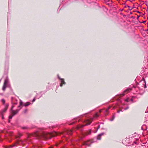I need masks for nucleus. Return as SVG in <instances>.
<instances>
[{"mask_svg": "<svg viewBox=\"0 0 148 148\" xmlns=\"http://www.w3.org/2000/svg\"><path fill=\"white\" fill-rule=\"evenodd\" d=\"M75 123V122H73V123H71L70 124V125H71L73 124H74Z\"/></svg>", "mask_w": 148, "mask_h": 148, "instance_id": "31", "label": "nucleus"}, {"mask_svg": "<svg viewBox=\"0 0 148 148\" xmlns=\"http://www.w3.org/2000/svg\"><path fill=\"white\" fill-rule=\"evenodd\" d=\"M110 107H109L108 108L106 109V110H105V111H104V112L106 113H107L108 111V110H109L110 109Z\"/></svg>", "mask_w": 148, "mask_h": 148, "instance_id": "15", "label": "nucleus"}, {"mask_svg": "<svg viewBox=\"0 0 148 148\" xmlns=\"http://www.w3.org/2000/svg\"><path fill=\"white\" fill-rule=\"evenodd\" d=\"M58 78L59 79V80H60V79H62L61 78H60V76H59V75L58 74Z\"/></svg>", "mask_w": 148, "mask_h": 148, "instance_id": "25", "label": "nucleus"}, {"mask_svg": "<svg viewBox=\"0 0 148 148\" xmlns=\"http://www.w3.org/2000/svg\"><path fill=\"white\" fill-rule=\"evenodd\" d=\"M104 134V133L103 132L99 134L97 137V139L98 140H100L101 139V136L103 135Z\"/></svg>", "mask_w": 148, "mask_h": 148, "instance_id": "9", "label": "nucleus"}, {"mask_svg": "<svg viewBox=\"0 0 148 148\" xmlns=\"http://www.w3.org/2000/svg\"><path fill=\"white\" fill-rule=\"evenodd\" d=\"M35 135L38 138L42 137L46 139L50 138L51 137L54 136L53 134L45 132H43L41 134H36Z\"/></svg>", "mask_w": 148, "mask_h": 148, "instance_id": "1", "label": "nucleus"}, {"mask_svg": "<svg viewBox=\"0 0 148 148\" xmlns=\"http://www.w3.org/2000/svg\"><path fill=\"white\" fill-rule=\"evenodd\" d=\"M90 133V132H89L87 134H89Z\"/></svg>", "mask_w": 148, "mask_h": 148, "instance_id": "37", "label": "nucleus"}, {"mask_svg": "<svg viewBox=\"0 0 148 148\" xmlns=\"http://www.w3.org/2000/svg\"><path fill=\"white\" fill-rule=\"evenodd\" d=\"M2 119H4V117H3V115H2Z\"/></svg>", "mask_w": 148, "mask_h": 148, "instance_id": "30", "label": "nucleus"}, {"mask_svg": "<svg viewBox=\"0 0 148 148\" xmlns=\"http://www.w3.org/2000/svg\"><path fill=\"white\" fill-rule=\"evenodd\" d=\"M120 111H122V110H118V111H117V112L118 113H119L120 112Z\"/></svg>", "mask_w": 148, "mask_h": 148, "instance_id": "29", "label": "nucleus"}, {"mask_svg": "<svg viewBox=\"0 0 148 148\" xmlns=\"http://www.w3.org/2000/svg\"><path fill=\"white\" fill-rule=\"evenodd\" d=\"M115 118V116L114 115H113L112 116V118L110 119V121H112L114 120Z\"/></svg>", "mask_w": 148, "mask_h": 148, "instance_id": "17", "label": "nucleus"}, {"mask_svg": "<svg viewBox=\"0 0 148 148\" xmlns=\"http://www.w3.org/2000/svg\"><path fill=\"white\" fill-rule=\"evenodd\" d=\"M20 105L18 107V108H19V109H18V110H20L21 108H22V107L21 106L23 104V102L21 100V99L20 100Z\"/></svg>", "mask_w": 148, "mask_h": 148, "instance_id": "11", "label": "nucleus"}, {"mask_svg": "<svg viewBox=\"0 0 148 148\" xmlns=\"http://www.w3.org/2000/svg\"><path fill=\"white\" fill-rule=\"evenodd\" d=\"M144 14V13H142L141 12H139V17L141 16L143 17Z\"/></svg>", "mask_w": 148, "mask_h": 148, "instance_id": "14", "label": "nucleus"}, {"mask_svg": "<svg viewBox=\"0 0 148 148\" xmlns=\"http://www.w3.org/2000/svg\"><path fill=\"white\" fill-rule=\"evenodd\" d=\"M128 108H129V107H127L126 108H125L124 109V110H126L127 109H128Z\"/></svg>", "mask_w": 148, "mask_h": 148, "instance_id": "26", "label": "nucleus"}, {"mask_svg": "<svg viewBox=\"0 0 148 148\" xmlns=\"http://www.w3.org/2000/svg\"><path fill=\"white\" fill-rule=\"evenodd\" d=\"M9 82V80L7 78L5 80L3 86L2 88L3 90L4 91L7 87V86Z\"/></svg>", "mask_w": 148, "mask_h": 148, "instance_id": "5", "label": "nucleus"}, {"mask_svg": "<svg viewBox=\"0 0 148 148\" xmlns=\"http://www.w3.org/2000/svg\"><path fill=\"white\" fill-rule=\"evenodd\" d=\"M8 122H10V120H9V121H8Z\"/></svg>", "mask_w": 148, "mask_h": 148, "instance_id": "41", "label": "nucleus"}, {"mask_svg": "<svg viewBox=\"0 0 148 148\" xmlns=\"http://www.w3.org/2000/svg\"><path fill=\"white\" fill-rule=\"evenodd\" d=\"M146 22V21H143L142 22H141V21H139V23H145Z\"/></svg>", "mask_w": 148, "mask_h": 148, "instance_id": "24", "label": "nucleus"}, {"mask_svg": "<svg viewBox=\"0 0 148 148\" xmlns=\"http://www.w3.org/2000/svg\"><path fill=\"white\" fill-rule=\"evenodd\" d=\"M132 90V88H127V89L124 91V93H123L121 94V95H122L121 96H124L125 94L130 92Z\"/></svg>", "mask_w": 148, "mask_h": 148, "instance_id": "6", "label": "nucleus"}, {"mask_svg": "<svg viewBox=\"0 0 148 148\" xmlns=\"http://www.w3.org/2000/svg\"><path fill=\"white\" fill-rule=\"evenodd\" d=\"M17 104V103H14V104Z\"/></svg>", "mask_w": 148, "mask_h": 148, "instance_id": "40", "label": "nucleus"}, {"mask_svg": "<svg viewBox=\"0 0 148 148\" xmlns=\"http://www.w3.org/2000/svg\"><path fill=\"white\" fill-rule=\"evenodd\" d=\"M138 140L136 141H134V143L136 145H138Z\"/></svg>", "mask_w": 148, "mask_h": 148, "instance_id": "18", "label": "nucleus"}, {"mask_svg": "<svg viewBox=\"0 0 148 148\" xmlns=\"http://www.w3.org/2000/svg\"><path fill=\"white\" fill-rule=\"evenodd\" d=\"M93 118H89L87 119L84 121V123H85V124L78 126L77 129H79L80 127H82L84 126L90 125L91 122L93 121Z\"/></svg>", "mask_w": 148, "mask_h": 148, "instance_id": "2", "label": "nucleus"}, {"mask_svg": "<svg viewBox=\"0 0 148 148\" xmlns=\"http://www.w3.org/2000/svg\"><path fill=\"white\" fill-rule=\"evenodd\" d=\"M40 97H38V99H39V98Z\"/></svg>", "mask_w": 148, "mask_h": 148, "instance_id": "45", "label": "nucleus"}, {"mask_svg": "<svg viewBox=\"0 0 148 148\" xmlns=\"http://www.w3.org/2000/svg\"><path fill=\"white\" fill-rule=\"evenodd\" d=\"M60 82H61V84H60V86L61 87H62V86L63 84H66V83L64 81V79H60Z\"/></svg>", "mask_w": 148, "mask_h": 148, "instance_id": "8", "label": "nucleus"}, {"mask_svg": "<svg viewBox=\"0 0 148 148\" xmlns=\"http://www.w3.org/2000/svg\"><path fill=\"white\" fill-rule=\"evenodd\" d=\"M137 12L139 13V11H138Z\"/></svg>", "mask_w": 148, "mask_h": 148, "instance_id": "43", "label": "nucleus"}, {"mask_svg": "<svg viewBox=\"0 0 148 148\" xmlns=\"http://www.w3.org/2000/svg\"><path fill=\"white\" fill-rule=\"evenodd\" d=\"M27 111V109L25 110V111H24V113H26Z\"/></svg>", "mask_w": 148, "mask_h": 148, "instance_id": "27", "label": "nucleus"}, {"mask_svg": "<svg viewBox=\"0 0 148 148\" xmlns=\"http://www.w3.org/2000/svg\"><path fill=\"white\" fill-rule=\"evenodd\" d=\"M139 82L140 83L141 86L144 88H146L147 86L144 77L142 76L141 77H139Z\"/></svg>", "mask_w": 148, "mask_h": 148, "instance_id": "3", "label": "nucleus"}, {"mask_svg": "<svg viewBox=\"0 0 148 148\" xmlns=\"http://www.w3.org/2000/svg\"><path fill=\"white\" fill-rule=\"evenodd\" d=\"M129 100H130V99L129 98H127L125 99V101L127 102L129 101Z\"/></svg>", "mask_w": 148, "mask_h": 148, "instance_id": "20", "label": "nucleus"}, {"mask_svg": "<svg viewBox=\"0 0 148 148\" xmlns=\"http://www.w3.org/2000/svg\"><path fill=\"white\" fill-rule=\"evenodd\" d=\"M27 127H22V128L23 129H26Z\"/></svg>", "mask_w": 148, "mask_h": 148, "instance_id": "22", "label": "nucleus"}, {"mask_svg": "<svg viewBox=\"0 0 148 148\" xmlns=\"http://www.w3.org/2000/svg\"><path fill=\"white\" fill-rule=\"evenodd\" d=\"M101 110H100L99 111V112H101Z\"/></svg>", "mask_w": 148, "mask_h": 148, "instance_id": "35", "label": "nucleus"}, {"mask_svg": "<svg viewBox=\"0 0 148 148\" xmlns=\"http://www.w3.org/2000/svg\"><path fill=\"white\" fill-rule=\"evenodd\" d=\"M131 101H132L133 102V99L132 98L131 99Z\"/></svg>", "mask_w": 148, "mask_h": 148, "instance_id": "33", "label": "nucleus"}, {"mask_svg": "<svg viewBox=\"0 0 148 148\" xmlns=\"http://www.w3.org/2000/svg\"><path fill=\"white\" fill-rule=\"evenodd\" d=\"M35 101V98H34L33 99V100H32V102H34Z\"/></svg>", "mask_w": 148, "mask_h": 148, "instance_id": "28", "label": "nucleus"}, {"mask_svg": "<svg viewBox=\"0 0 148 148\" xmlns=\"http://www.w3.org/2000/svg\"><path fill=\"white\" fill-rule=\"evenodd\" d=\"M73 132L72 130H67L66 133L69 135H71L72 134Z\"/></svg>", "mask_w": 148, "mask_h": 148, "instance_id": "10", "label": "nucleus"}, {"mask_svg": "<svg viewBox=\"0 0 148 148\" xmlns=\"http://www.w3.org/2000/svg\"><path fill=\"white\" fill-rule=\"evenodd\" d=\"M99 116V115L97 113H96L95 114V116H94V117L95 118H97Z\"/></svg>", "mask_w": 148, "mask_h": 148, "instance_id": "16", "label": "nucleus"}, {"mask_svg": "<svg viewBox=\"0 0 148 148\" xmlns=\"http://www.w3.org/2000/svg\"><path fill=\"white\" fill-rule=\"evenodd\" d=\"M88 142H89V141H88V142H85L84 143V145H87L88 146H90V145H89L88 143Z\"/></svg>", "mask_w": 148, "mask_h": 148, "instance_id": "13", "label": "nucleus"}, {"mask_svg": "<svg viewBox=\"0 0 148 148\" xmlns=\"http://www.w3.org/2000/svg\"><path fill=\"white\" fill-rule=\"evenodd\" d=\"M1 79H0V82H1Z\"/></svg>", "mask_w": 148, "mask_h": 148, "instance_id": "42", "label": "nucleus"}, {"mask_svg": "<svg viewBox=\"0 0 148 148\" xmlns=\"http://www.w3.org/2000/svg\"><path fill=\"white\" fill-rule=\"evenodd\" d=\"M133 87H134V88H135L136 87V86H133Z\"/></svg>", "mask_w": 148, "mask_h": 148, "instance_id": "38", "label": "nucleus"}, {"mask_svg": "<svg viewBox=\"0 0 148 148\" xmlns=\"http://www.w3.org/2000/svg\"><path fill=\"white\" fill-rule=\"evenodd\" d=\"M13 108H14V106L13 105V106H12V108H11V113L13 114V115H10L9 116V119H12L13 116L14 115L16 114L17 113L19 110H18V109H17L15 110H12V109Z\"/></svg>", "mask_w": 148, "mask_h": 148, "instance_id": "4", "label": "nucleus"}, {"mask_svg": "<svg viewBox=\"0 0 148 148\" xmlns=\"http://www.w3.org/2000/svg\"><path fill=\"white\" fill-rule=\"evenodd\" d=\"M1 102L3 104H4L5 101L4 99H2L1 100Z\"/></svg>", "mask_w": 148, "mask_h": 148, "instance_id": "19", "label": "nucleus"}, {"mask_svg": "<svg viewBox=\"0 0 148 148\" xmlns=\"http://www.w3.org/2000/svg\"><path fill=\"white\" fill-rule=\"evenodd\" d=\"M30 102H27L25 103L23 105L25 107H26L29 105L30 104Z\"/></svg>", "mask_w": 148, "mask_h": 148, "instance_id": "12", "label": "nucleus"}, {"mask_svg": "<svg viewBox=\"0 0 148 148\" xmlns=\"http://www.w3.org/2000/svg\"><path fill=\"white\" fill-rule=\"evenodd\" d=\"M100 127V126L99 125L98 126V128H97V130H98L99 129V128Z\"/></svg>", "mask_w": 148, "mask_h": 148, "instance_id": "32", "label": "nucleus"}, {"mask_svg": "<svg viewBox=\"0 0 148 148\" xmlns=\"http://www.w3.org/2000/svg\"><path fill=\"white\" fill-rule=\"evenodd\" d=\"M139 18V16H137V19H138Z\"/></svg>", "mask_w": 148, "mask_h": 148, "instance_id": "34", "label": "nucleus"}, {"mask_svg": "<svg viewBox=\"0 0 148 148\" xmlns=\"http://www.w3.org/2000/svg\"><path fill=\"white\" fill-rule=\"evenodd\" d=\"M8 106V104H7L6 105L5 108L1 111V115H3V114L6 111Z\"/></svg>", "mask_w": 148, "mask_h": 148, "instance_id": "7", "label": "nucleus"}, {"mask_svg": "<svg viewBox=\"0 0 148 148\" xmlns=\"http://www.w3.org/2000/svg\"><path fill=\"white\" fill-rule=\"evenodd\" d=\"M141 29H140L141 31L143 29V28L142 27H141Z\"/></svg>", "mask_w": 148, "mask_h": 148, "instance_id": "36", "label": "nucleus"}, {"mask_svg": "<svg viewBox=\"0 0 148 148\" xmlns=\"http://www.w3.org/2000/svg\"><path fill=\"white\" fill-rule=\"evenodd\" d=\"M85 115V114H83V115H82L80 116L79 117H78V118H79V119L81 118V117L82 116H84V115Z\"/></svg>", "mask_w": 148, "mask_h": 148, "instance_id": "23", "label": "nucleus"}, {"mask_svg": "<svg viewBox=\"0 0 148 148\" xmlns=\"http://www.w3.org/2000/svg\"><path fill=\"white\" fill-rule=\"evenodd\" d=\"M22 136V134H19L18 135V137L19 138H20Z\"/></svg>", "mask_w": 148, "mask_h": 148, "instance_id": "21", "label": "nucleus"}, {"mask_svg": "<svg viewBox=\"0 0 148 148\" xmlns=\"http://www.w3.org/2000/svg\"><path fill=\"white\" fill-rule=\"evenodd\" d=\"M77 119H77H78L77 118V119Z\"/></svg>", "mask_w": 148, "mask_h": 148, "instance_id": "44", "label": "nucleus"}, {"mask_svg": "<svg viewBox=\"0 0 148 148\" xmlns=\"http://www.w3.org/2000/svg\"><path fill=\"white\" fill-rule=\"evenodd\" d=\"M55 134L56 135H57V133H55Z\"/></svg>", "mask_w": 148, "mask_h": 148, "instance_id": "39", "label": "nucleus"}]
</instances>
